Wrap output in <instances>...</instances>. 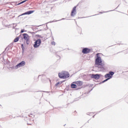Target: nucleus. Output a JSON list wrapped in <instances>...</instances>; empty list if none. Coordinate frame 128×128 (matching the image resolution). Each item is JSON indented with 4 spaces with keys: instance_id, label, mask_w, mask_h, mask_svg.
Wrapping results in <instances>:
<instances>
[{
    "instance_id": "9",
    "label": "nucleus",
    "mask_w": 128,
    "mask_h": 128,
    "mask_svg": "<svg viewBox=\"0 0 128 128\" xmlns=\"http://www.w3.org/2000/svg\"><path fill=\"white\" fill-rule=\"evenodd\" d=\"M76 14V6L74 7L71 12V16H74Z\"/></svg>"
},
{
    "instance_id": "3",
    "label": "nucleus",
    "mask_w": 128,
    "mask_h": 128,
    "mask_svg": "<svg viewBox=\"0 0 128 128\" xmlns=\"http://www.w3.org/2000/svg\"><path fill=\"white\" fill-rule=\"evenodd\" d=\"M114 72H109V74H106L105 75V78L107 79L104 80L103 81V82H106L107 80H110V78H112V76H114Z\"/></svg>"
},
{
    "instance_id": "11",
    "label": "nucleus",
    "mask_w": 128,
    "mask_h": 128,
    "mask_svg": "<svg viewBox=\"0 0 128 128\" xmlns=\"http://www.w3.org/2000/svg\"><path fill=\"white\" fill-rule=\"evenodd\" d=\"M73 84H75L78 85V86H82V84H84L82 81L74 82H73Z\"/></svg>"
},
{
    "instance_id": "4",
    "label": "nucleus",
    "mask_w": 128,
    "mask_h": 128,
    "mask_svg": "<svg viewBox=\"0 0 128 128\" xmlns=\"http://www.w3.org/2000/svg\"><path fill=\"white\" fill-rule=\"evenodd\" d=\"M26 66V62L22 61L20 63L18 64L16 66L15 68L18 69V68H22V66Z\"/></svg>"
},
{
    "instance_id": "1",
    "label": "nucleus",
    "mask_w": 128,
    "mask_h": 128,
    "mask_svg": "<svg viewBox=\"0 0 128 128\" xmlns=\"http://www.w3.org/2000/svg\"><path fill=\"white\" fill-rule=\"evenodd\" d=\"M96 66L101 70H104V63L102 62L100 57H98L96 60Z\"/></svg>"
},
{
    "instance_id": "5",
    "label": "nucleus",
    "mask_w": 128,
    "mask_h": 128,
    "mask_svg": "<svg viewBox=\"0 0 128 128\" xmlns=\"http://www.w3.org/2000/svg\"><path fill=\"white\" fill-rule=\"evenodd\" d=\"M40 44H41V42L40 39H38L34 42V47L36 48H38V46H40Z\"/></svg>"
},
{
    "instance_id": "13",
    "label": "nucleus",
    "mask_w": 128,
    "mask_h": 128,
    "mask_svg": "<svg viewBox=\"0 0 128 128\" xmlns=\"http://www.w3.org/2000/svg\"><path fill=\"white\" fill-rule=\"evenodd\" d=\"M29 116L30 118H34V111L31 112L29 114Z\"/></svg>"
},
{
    "instance_id": "6",
    "label": "nucleus",
    "mask_w": 128,
    "mask_h": 128,
    "mask_svg": "<svg viewBox=\"0 0 128 128\" xmlns=\"http://www.w3.org/2000/svg\"><path fill=\"white\" fill-rule=\"evenodd\" d=\"M22 36H24V39L25 40L26 43H28L30 41V36L28 34H24Z\"/></svg>"
},
{
    "instance_id": "8",
    "label": "nucleus",
    "mask_w": 128,
    "mask_h": 128,
    "mask_svg": "<svg viewBox=\"0 0 128 128\" xmlns=\"http://www.w3.org/2000/svg\"><path fill=\"white\" fill-rule=\"evenodd\" d=\"M34 122V118H29L27 120V124L28 126H32Z\"/></svg>"
},
{
    "instance_id": "14",
    "label": "nucleus",
    "mask_w": 128,
    "mask_h": 128,
    "mask_svg": "<svg viewBox=\"0 0 128 128\" xmlns=\"http://www.w3.org/2000/svg\"><path fill=\"white\" fill-rule=\"evenodd\" d=\"M32 12H34V11L30 10V11H28V12H26L23 14H32Z\"/></svg>"
},
{
    "instance_id": "15",
    "label": "nucleus",
    "mask_w": 128,
    "mask_h": 128,
    "mask_svg": "<svg viewBox=\"0 0 128 128\" xmlns=\"http://www.w3.org/2000/svg\"><path fill=\"white\" fill-rule=\"evenodd\" d=\"M18 40H19L18 37L16 38L14 40V42H18Z\"/></svg>"
},
{
    "instance_id": "10",
    "label": "nucleus",
    "mask_w": 128,
    "mask_h": 128,
    "mask_svg": "<svg viewBox=\"0 0 128 128\" xmlns=\"http://www.w3.org/2000/svg\"><path fill=\"white\" fill-rule=\"evenodd\" d=\"M100 75L98 74H92L91 75L92 78H94L95 80H98V78H100Z\"/></svg>"
},
{
    "instance_id": "17",
    "label": "nucleus",
    "mask_w": 128,
    "mask_h": 128,
    "mask_svg": "<svg viewBox=\"0 0 128 128\" xmlns=\"http://www.w3.org/2000/svg\"><path fill=\"white\" fill-rule=\"evenodd\" d=\"M60 84V82H58V83H56V84H55V86H58V84Z\"/></svg>"
},
{
    "instance_id": "7",
    "label": "nucleus",
    "mask_w": 128,
    "mask_h": 128,
    "mask_svg": "<svg viewBox=\"0 0 128 128\" xmlns=\"http://www.w3.org/2000/svg\"><path fill=\"white\" fill-rule=\"evenodd\" d=\"M92 50L88 48H84L82 49V52L84 54H90Z\"/></svg>"
},
{
    "instance_id": "12",
    "label": "nucleus",
    "mask_w": 128,
    "mask_h": 128,
    "mask_svg": "<svg viewBox=\"0 0 128 128\" xmlns=\"http://www.w3.org/2000/svg\"><path fill=\"white\" fill-rule=\"evenodd\" d=\"M72 88H78V86L76 84H74V82L71 84Z\"/></svg>"
},
{
    "instance_id": "2",
    "label": "nucleus",
    "mask_w": 128,
    "mask_h": 128,
    "mask_svg": "<svg viewBox=\"0 0 128 128\" xmlns=\"http://www.w3.org/2000/svg\"><path fill=\"white\" fill-rule=\"evenodd\" d=\"M58 76L60 78H70V74L66 72H63L58 74Z\"/></svg>"
},
{
    "instance_id": "16",
    "label": "nucleus",
    "mask_w": 128,
    "mask_h": 128,
    "mask_svg": "<svg viewBox=\"0 0 128 128\" xmlns=\"http://www.w3.org/2000/svg\"><path fill=\"white\" fill-rule=\"evenodd\" d=\"M24 2H26V0H24L20 3H18V4H24Z\"/></svg>"
},
{
    "instance_id": "18",
    "label": "nucleus",
    "mask_w": 128,
    "mask_h": 128,
    "mask_svg": "<svg viewBox=\"0 0 128 128\" xmlns=\"http://www.w3.org/2000/svg\"><path fill=\"white\" fill-rule=\"evenodd\" d=\"M24 32V30H21V32Z\"/></svg>"
}]
</instances>
